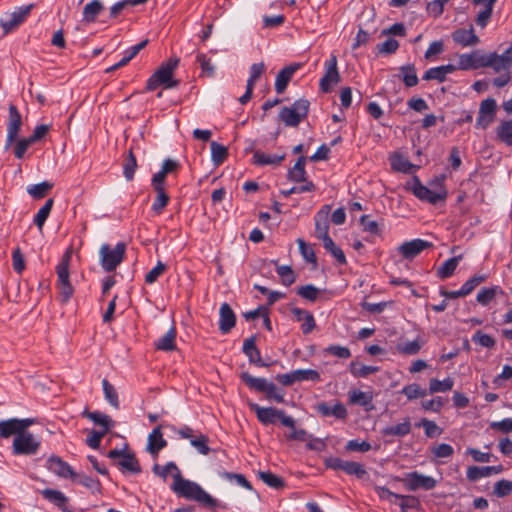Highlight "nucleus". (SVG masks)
Listing matches in <instances>:
<instances>
[{
  "label": "nucleus",
  "instance_id": "1",
  "mask_svg": "<svg viewBox=\"0 0 512 512\" xmlns=\"http://www.w3.org/2000/svg\"><path fill=\"white\" fill-rule=\"evenodd\" d=\"M172 490L178 495L188 500L197 501L207 508L214 510L221 507V504L217 499L213 498L199 484L184 479L180 471H177L174 475Z\"/></svg>",
  "mask_w": 512,
  "mask_h": 512
},
{
  "label": "nucleus",
  "instance_id": "2",
  "mask_svg": "<svg viewBox=\"0 0 512 512\" xmlns=\"http://www.w3.org/2000/svg\"><path fill=\"white\" fill-rule=\"evenodd\" d=\"M445 176L442 175L433 181L432 185H437V190H432L423 185L418 178L413 180L411 191L421 201H426L430 204L436 205L439 202H444L448 197V191L443 185Z\"/></svg>",
  "mask_w": 512,
  "mask_h": 512
},
{
  "label": "nucleus",
  "instance_id": "3",
  "mask_svg": "<svg viewBox=\"0 0 512 512\" xmlns=\"http://www.w3.org/2000/svg\"><path fill=\"white\" fill-rule=\"evenodd\" d=\"M178 64L179 59L176 57L169 58L165 63H162L155 73L148 79L146 86L147 90L153 91L161 85L166 89L176 87L179 82L173 79V73Z\"/></svg>",
  "mask_w": 512,
  "mask_h": 512
},
{
  "label": "nucleus",
  "instance_id": "4",
  "mask_svg": "<svg viewBox=\"0 0 512 512\" xmlns=\"http://www.w3.org/2000/svg\"><path fill=\"white\" fill-rule=\"evenodd\" d=\"M70 254L67 252L56 266L57 282L56 286L59 291V297L62 303L70 301L74 294V288L70 282L69 262Z\"/></svg>",
  "mask_w": 512,
  "mask_h": 512
},
{
  "label": "nucleus",
  "instance_id": "5",
  "mask_svg": "<svg viewBox=\"0 0 512 512\" xmlns=\"http://www.w3.org/2000/svg\"><path fill=\"white\" fill-rule=\"evenodd\" d=\"M249 407L256 413L258 420L264 425L274 424L276 420L279 419L282 425L288 428H294V424L296 423L294 418L286 415L283 410H278L273 407H261L256 403H250Z\"/></svg>",
  "mask_w": 512,
  "mask_h": 512
},
{
  "label": "nucleus",
  "instance_id": "6",
  "mask_svg": "<svg viewBox=\"0 0 512 512\" xmlns=\"http://www.w3.org/2000/svg\"><path fill=\"white\" fill-rule=\"evenodd\" d=\"M126 252V244L119 242L114 248L103 244L99 250L100 264L106 272L114 271L123 261Z\"/></svg>",
  "mask_w": 512,
  "mask_h": 512
},
{
  "label": "nucleus",
  "instance_id": "7",
  "mask_svg": "<svg viewBox=\"0 0 512 512\" xmlns=\"http://www.w3.org/2000/svg\"><path fill=\"white\" fill-rule=\"evenodd\" d=\"M308 111L309 101L298 99L290 107H283L279 112V118L286 126L296 127L307 116Z\"/></svg>",
  "mask_w": 512,
  "mask_h": 512
},
{
  "label": "nucleus",
  "instance_id": "8",
  "mask_svg": "<svg viewBox=\"0 0 512 512\" xmlns=\"http://www.w3.org/2000/svg\"><path fill=\"white\" fill-rule=\"evenodd\" d=\"M40 447V441L32 433H19L13 439L12 453L14 455H34Z\"/></svg>",
  "mask_w": 512,
  "mask_h": 512
},
{
  "label": "nucleus",
  "instance_id": "9",
  "mask_svg": "<svg viewBox=\"0 0 512 512\" xmlns=\"http://www.w3.org/2000/svg\"><path fill=\"white\" fill-rule=\"evenodd\" d=\"M324 67L325 73L320 79L319 86L322 92L328 93L332 90V87L341 80L336 55L331 54L330 58L325 62Z\"/></svg>",
  "mask_w": 512,
  "mask_h": 512
},
{
  "label": "nucleus",
  "instance_id": "10",
  "mask_svg": "<svg viewBox=\"0 0 512 512\" xmlns=\"http://www.w3.org/2000/svg\"><path fill=\"white\" fill-rule=\"evenodd\" d=\"M32 9V5L18 7L15 11L4 14L0 19V25L4 34H8L24 22Z\"/></svg>",
  "mask_w": 512,
  "mask_h": 512
},
{
  "label": "nucleus",
  "instance_id": "11",
  "mask_svg": "<svg viewBox=\"0 0 512 512\" xmlns=\"http://www.w3.org/2000/svg\"><path fill=\"white\" fill-rule=\"evenodd\" d=\"M403 482L408 491H416L418 489L432 490L437 485L436 479L431 476L423 475L419 472L408 473Z\"/></svg>",
  "mask_w": 512,
  "mask_h": 512
},
{
  "label": "nucleus",
  "instance_id": "12",
  "mask_svg": "<svg viewBox=\"0 0 512 512\" xmlns=\"http://www.w3.org/2000/svg\"><path fill=\"white\" fill-rule=\"evenodd\" d=\"M8 112L6 149H8L17 140L22 126L21 114L14 104L9 105Z\"/></svg>",
  "mask_w": 512,
  "mask_h": 512
},
{
  "label": "nucleus",
  "instance_id": "13",
  "mask_svg": "<svg viewBox=\"0 0 512 512\" xmlns=\"http://www.w3.org/2000/svg\"><path fill=\"white\" fill-rule=\"evenodd\" d=\"M512 66V46L507 48L503 54L495 52L485 54L484 67H491L496 72L507 71Z\"/></svg>",
  "mask_w": 512,
  "mask_h": 512
},
{
  "label": "nucleus",
  "instance_id": "14",
  "mask_svg": "<svg viewBox=\"0 0 512 512\" xmlns=\"http://www.w3.org/2000/svg\"><path fill=\"white\" fill-rule=\"evenodd\" d=\"M485 54L481 50H474L470 53L460 54L458 56L459 70H476L484 67Z\"/></svg>",
  "mask_w": 512,
  "mask_h": 512
},
{
  "label": "nucleus",
  "instance_id": "15",
  "mask_svg": "<svg viewBox=\"0 0 512 512\" xmlns=\"http://www.w3.org/2000/svg\"><path fill=\"white\" fill-rule=\"evenodd\" d=\"M432 243L423 239H413L407 242L402 243L398 247V252L405 259H413L418 256L425 249L432 247Z\"/></svg>",
  "mask_w": 512,
  "mask_h": 512
},
{
  "label": "nucleus",
  "instance_id": "16",
  "mask_svg": "<svg viewBox=\"0 0 512 512\" xmlns=\"http://www.w3.org/2000/svg\"><path fill=\"white\" fill-rule=\"evenodd\" d=\"M331 207L330 205H324L316 214L314 217L315 221V234L318 239L322 240V242L325 241V239L331 238L328 234L329 230V213H330Z\"/></svg>",
  "mask_w": 512,
  "mask_h": 512
},
{
  "label": "nucleus",
  "instance_id": "17",
  "mask_svg": "<svg viewBox=\"0 0 512 512\" xmlns=\"http://www.w3.org/2000/svg\"><path fill=\"white\" fill-rule=\"evenodd\" d=\"M496 107L497 104L494 99L488 98L483 100L480 104L476 125L483 129L488 127L494 119Z\"/></svg>",
  "mask_w": 512,
  "mask_h": 512
},
{
  "label": "nucleus",
  "instance_id": "18",
  "mask_svg": "<svg viewBox=\"0 0 512 512\" xmlns=\"http://www.w3.org/2000/svg\"><path fill=\"white\" fill-rule=\"evenodd\" d=\"M47 468L57 476L61 478H74L76 473L73 468L65 461H63L60 457L51 456L47 460Z\"/></svg>",
  "mask_w": 512,
  "mask_h": 512
},
{
  "label": "nucleus",
  "instance_id": "19",
  "mask_svg": "<svg viewBox=\"0 0 512 512\" xmlns=\"http://www.w3.org/2000/svg\"><path fill=\"white\" fill-rule=\"evenodd\" d=\"M302 67L301 63H293L282 70L276 76L275 90L278 94H281L287 88L288 83L292 79L293 75Z\"/></svg>",
  "mask_w": 512,
  "mask_h": 512
},
{
  "label": "nucleus",
  "instance_id": "20",
  "mask_svg": "<svg viewBox=\"0 0 512 512\" xmlns=\"http://www.w3.org/2000/svg\"><path fill=\"white\" fill-rule=\"evenodd\" d=\"M236 316L228 303H222L219 310V330L227 334L235 326Z\"/></svg>",
  "mask_w": 512,
  "mask_h": 512
},
{
  "label": "nucleus",
  "instance_id": "21",
  "mask_svg": "<svg viewBox=\"0 0 512 512\" xmlns=\"http://www.w3.org/2000/svg\"><path fill=\"white\" fill-rule=\"evenodd\" d=\"M291 313L297 322H301V331L303 334L307 335L315 329V319L310 311L293 307L291 308Z\"/></svg>",
  "mask_w": 512,
  "mask_h": 512
},
{
  "label": "nucleus",
  "instance_id": "22",
  "mask_svg": "<svg viewBox=\"0 0 512 512\" xmlns=\"http://www.w3.org/2000/svg\"><path fill=\"white\" fill-rule=\"evenodd\" d=\"M316 411L324 417L333 416L336 419L343 420L347 417V409L341 402H336L333 406L327 402H320L315 406Z\"/></svg>",
  "mask_w": 512,
  "mask_h": 512
},
{
  "label": "nucleus",
  "instance_id": "23",
  "mask_svg": "<svg viewBox=\"0 0 512 512\" xmlns=\"http://www.w3.org/2000/svg\"><path fill=\"white\" fill-rule=\"evenodd\" d=\"M167 446V441L161 432V426L155 427L148 435L147 451L154 457L158 456L159 452Z\"/></svg>",
  "mask_w": 512,
  "mask_h": 512
},
{
  "label": "nucleus",
  "instance_id": "24",
  "mask_svg": "<svg viewBox=\"0 0 512 512\" xmlns=\"http://www.w3.org/2000/svg\"><path fill=\"white\" fill-rule=\"evenodd\" d=\"M453 41L463 47L473 46L479 43V37L474 29H457L452 34Z\"/></svg>",
  "mask_w": 512,
  "mask_h": 512
},
{
  "label": "nucleus",
  "instance_id": "25",
  "mask_svg": "<svg viewBox=\"0 0 512 512\" xmlns=\"http://www.w3.org/2000/svg\"><path fill=\"white\" fill-rule=\"evenodd\" d=\"M180 168V163L175 159L167 158L163 161L161 170L153 175L152 181L157 184H165L168 174L176 173Z\"/></svg>",
  "mask_w": 512,
  "mask_h": 512
},
{
  "label": "nucleus",
  "instance_id": "26",
  "mask_svg": "<svg viewBox=\"0 0 512 512\" xmlns=\"http://www.w3.org/2000/svg\"><path fill=\"white\" fill-rule=\"evenodd\" d=\"M243 352L249 358V361L260 367H266L268 364L261 359L259 349L256 347L253 337L247 338L243 344Z\"/></svg>",
  "mask_w": 512,
  "mask_h": 512
},
{
  "label": "nucleus",
  "instance_id": "27",
  "mask_svg": "<svg viewBox=\"0 0 512 512\" xmlns=\"http://www.w3.org/2000/svg\"><path fill=\"white\" fill-rule=\"evenodd\" d=\"M372 401L373 395L370 392H363L358 389L349 392V402L351 404L361 405L366 409V411L373 409Z\"/></svg>",
  "mask_w": 512,
  "mask_h": 512
},
{
  "label": "nucleus",
  "instance_id": "28",
  "mask_svg": "<svg viewBox=\"0 0 512 512\" xmlns=\"http://www.w3.org/2000/svg\"><path fill=\"white\" fill-rule=\"evenodd\" d=\"M411 432V421L406 417L401 423L397 425L387 426L381 430L383 436H397L404 437Z\"/></svg>",
  "mask_w": 512,
  "mask_h": 512
},
{
  "label": "nucleus",
  "instance_id": "29",
  "mask_svg": "<svg viewBox=\"0 0 512 512\" xmlns=\"http://www.w3.org/2000/svg\"><path fill=\"white\" fill-rule=\"evenodd\" d=\"M85 417L93 421L96 425L100 426L101 429L99 431L107 433L112 427H114V422L111 417L102 412L94 411V412H84Z\"/></svg>",
  "mask_w": 512,
  "mask_h": 512
},
{
  "label": "nucleus",
  "instance_id": "30",
  "mask_svg": "<svg viewBox=\"0 0 512 512\" xmlns=\"http://www.w3.org/2000/svg\"><path fill=\"white\" fill-rule=\"evenodd\" d=\"M41 494L46 500L55 504L63 512H71L70 510H68L66 508V503L68 502V498L61 491L54 490V489H44L41 491Z\"/></svg>",
  "mask_w": 512,
  "mask_h": 512
},
{
  "label": "nucleus",
  "instance_id": "31",
  "mask_svg": "<svg viewBox=\"0 0 512 512\" xmlns=\"http://www.w3.org/2000/svg\"><path fill=\"white\" fill-rule=\"evenodd\" d=\"M399 76L404 85L408 88L414 87L419 83L416 68L413 64H405L399 67Z\"/></svg>",
  "mask_w": 512,
  "mask_h": 512
},
{
  "label": "nucleus",
  "instance_id": "32",
  "mask_svg": "<svg viewBox=\"0 0 512 512\" xmlns=\"http://www.w3.org/2000/svg\"><path fill=\"white\" fill-rule=\"evenodd\" d=\"M103 10L104 5L100 0H92L84 6L82 20L86 23H93Z\"/></svg>",
  "mask_w": 512,
  "mask_h": 512
},
{
  "label": "nucleus",
  "instance_id": "33",
  "mask_svg": "<svg viewBox=\"0 0 512 512\" xmlns=\"http://www.w3.org/2000/svg\"><path fill=\"white\" fill-rule=\"evenodd\" d=\"M176 334L177 333L175 327H171L155 342L156 349L161 351H173L176 348Z\"/></svg>",
  "mask_w": 512,
  "mask_h": 512
},
{
  "label": "nucleus",
  "instance_id": "34",
  "mask_svg": "<svg viewBox=\"0 0 512 512\" xmlns=\"http://www.w3.org/2000/svg\"><path fill=\"white\" fill-rule=\"evenodd\" d=\"M153 189L157 193V197L152 204V210L160 214L169 202V196L165 193L164 184L151 182Z\"/></svg>",
  "mask_w": 512,
  "mask_h": 512
},
{
  "label": "nucleus",
  "instance_id": "35",
  "mask_svg": "<svg viewBox=\"0 0 512 512\" xmlns=\"http://www.w3.org/2000/svg\"><path fill=\"white\" fill-rule=\"evenodd\" d=\"M379 370L378 366H368L358 361H352L349 365L350 373L356 378H366L370 374L377 373Z\"/></svg>",
  "mask_w": 512,
  "mask_h": 512
},
{
  "label": "nucleus",
  "instance_id": "36",
  "mask_svg": "<svg viewBox=\"0 0 512 512\" xmlns=\"http://www.w3.org/2000/svg\"><path fill=\"white\" fill-rule=\"evenodd\" d=\"M285 158L284 154H268L260 151H256L253 154V161L256 165H277L281 163Z\"/></svg>",
  "mask_w": 512,
  "mask_h": 512
},
{
  "label": "nucleus",
  "instance_id": "37",
  "mask_svg": "<svg viewBox=\"0 0 512 512\" xmlns=\"http://www.w3.org/2000/svg\"><path fill=\"white\" fill-rule=\"evenodd\" d=\"M462 258V255H458L444 261L442 265L437 269V275L441 279H447L451 277Z\"/></svg>",
  "mask_w": 512,
  "mask_h": 512
},
{
  "label": "nucleus",
  "instance_id": "38",
  "mask_svg": "<svg viewBox=\"0 0 512 512\" xmlns=\"http://www.w3.org/2000/svg\"><path fill=\"white\" fill-rule=\"evenodd\" d=\"M241 380L252 390L264 392L269 381L265 378L254 377L248 372L241 374Z\"/></svg>",
  "mask_w": 512,
  "mask_h": 512
},
{
  "label": "nucleus",
  "instance_id": "39",
  "mask_svg": "<svg viewBox=\"0 0 512 512\" xmlns=\"http://www.w3.org/2000/svg\"><path fill=\"white\" fill-rule=\"evenodd\" d=\"M306 158L300 156L294 166L289 170V178L295 182H307L305 171Z\"/></svg>",
  "mask_w": 512,
  "mask_h": 512
},
{
  "label": "nucleus",
  "instance_id": "40",
  "mask_svg": "<svg viewBox=\"0 0 512 512\" xmlns=\"http://www.w3.org/2000/svg\"><path fill=\"white\" fill-rule=\"evenodd\" d=\"M503 290L499 286H493L489 288H482L476 296V300L479 304L486 306L488 305L498 294H503Z\"/></svg>",
  "mask_w": 512,
  "mask_h": 512
},
{
  "label": "nucleus",
  "instance_id": "41",
  "mask_svg": "<svg viewBox=\"0 0 512 512\" xmlns=\"http://www.w3.org/2000/svg\"><path fill=\"white\" fill-rule=\"evenodd\" d=\"M118 465L123 471H128L133 474H138L141 472V467L138 460L134 455L129 453L123 455V458L119 461Z\"/></svg>",
  "mask_w": 512,
  "mask_h": 512
},
{
  "label": "nucleus",
  "instance_id": "42",
  "mask_svg": "<svg viewBox=\"0 0 512 512\" xmlns=\"http://www.w3.org/2000/svg\"><path fill=\"white\" fill-rule=\"evenodd\" d=\"M276 266V272L281 279V283L284 286H290L295 282V274L291 266L288 265H278L277 261H272Z\"/></svg>",
  "mask_w": 512,
  "mask_h": 512
},
{
  "label": "nucleus",
  "instance_id": "43",
  "mask_svg": "<svg viewBox=\"0 0 512 512\" xmlns=\"http://www.w3.org/2000/svg\"><path fill=\"white\" fill-rule=\"evenodd\" d=\"M454 386V381L452 378L447 377L444 380H438L432 378L429 382V392L431 394L438 392H448Z\"/></svg>",
  "mask_w": 512,
  "mask_h": 512
},
{
  "label": "nucleus",
  "instance_id": "44",
  "mask_svg": "<svg viewBox=\"0 0 512 512\" xmlns=\"http://www.w3.org/2000/svg\"><path fill=\"white\" fill-rule=\"evenodd\" d=\"M498 139L508 146H512V120L503 121L496 130Z\"/></svg>",
  "mask_w": 512,
  "mask_h": 512
},
{
  "label": "nucleus",
  "instance_id": "45",
  "mask_svg": "<svg viewBox=\"0 0 512 512\" xmlns=\"http://www.w3.org/2000/svg\"><path fill=\"white\" fill-rule=\"evenodd\" d=\"M102 387L105 399L109 402V404L112 407L118 409L120 404L118 399V393L115 387L107 379L102 380Z\"/></svg>",
  "mask_w": 512,
  "mask_h": 512
},
{
  "label": "nucleus",
  "instance_id": "46",
  "mask_svg": "<svg viewBox=\"0 0 512 512\" xmlns=\"http://www.w3.org/2000/svg\"><path fill=\"white\" fill-rule=\"evenodd\" d=\"M211 148V159L215 165H220L227 158L228 151L227 148L215 141L210 143Z\"/></svg>",
  "mask_w": 512,
  "mask_h": 512
},
{
  "label": "nucleus",
  "instance_id": "47",
  "mask_svg": "<svg viewBox=\"0 0 512 512\" xmlns=\"http://www.w3.org/2000/svg\"><path fill=\"white\" fill-rule=\"evenodd\" d=\"M53 206V199H48L34 216V224L42 230Z\"/></svg>",
  "mask_w": 512,
  "mask_h": 512
},
{
  "label": "nucleus",
  "instance_id": "48",
  "mask_svg": "<svg viewBox=\"0 0 512 512\" xmlns=\"http://www.w3.org/2000/svg\"><path fill=\"white\" fill-rule=\"evenodd\" d=\"M323 246L326 251L329 252L337 260L339 264H345L347 262L343 250L334 243L332 238L325 239Z\"/></svg>",
  "mask_w": 512,
  "mask_h": 512
},
{
  "label": "nucleus",
  "instance_id": "49",
  "mask_svg": "<svg viewBox=\"0 0 512 512\" xmlns=\"http://www.w3.org/2000/svg\"><path fill=\"white\" fill-rule=\"evenodd\" d=\"M53 187V184L47 181L30 185L27 192L35 199L43 198Z\"/></svg>",
  "mask_w": 512,
  "mask_h": 512
},
{
  "label": "nucleus",
  "instance_id": "50",
  "mask_svg": "<svg viewBox=\"0 0 512 512\" xmlns=\"http://www.w3.org/2000/svg\"><path fill=\"white\" fill-rule=\"evenodd\" d=\"M137 168L136 157L132 150H129L123 164V174L127 181H131Z\"/></svg>",
  "mask_w": 512,
  "mask_h": 512
},
{
  "label": "nucleus",
  "instance_id": "51",
  "mask_svg": "<svg viewBox=\"0 0 512 512\" xmlns=\"http://www.w3.org/2000/svg\"><path fill=\"white\" fill-rule=\"evenodd\" d=\"M391 166L395 171L403 173H409L413 168L410 161L400 154H395L391 157Z\"/></svg>",
  "mask_w": 512,
  "mask_h": 512
},
{
  "label": "nucleus",
  "instance_id": "52",
  "mask_svg": "<svg viewBox=\"0 0 512 512\" xmlns=\"http://www.w3.org/2000/svg\"><path fill=\"white\" fill-rule=\"evenodd\" d=\"M422 348V342L419 339H415L410 342L399 343L396 346L397 351L403 355H416Z\"/></svg>",
  "mask_w": 512,
  "mask_h": 512
},
{
  "label": "nucleus",
  "instance_id": "53",
  "mask_svg": "<svg viewBox=\"0 0 512 512\" xmlns=\"http://www.w3.org/2000/svg\"><path fill=\"white\" fill-rule=\"evenodd\" d=\"M402 512H406L407 509H418L420 507V501L416 496L413 495H398L397 503Z\"/></svg>",
  "mask_w": 512,
  "mask_h": 512
},
{
  "label": "nucleus",
  "instance_id": "54",
  "mask_svg": "<svg viewBox=\"0 0 512 512\" xmlns=\"http://www.w3.org/2000/svg\"><path fill=\"white\" fill-rule=\"evenodd\" d=\"M466 476L469 481L475 482L481 478H486L491 476L489 466L478 467V466H470L467 468Z\"/></svg>",
  "mask_w": 512,
  "mask_h": 512
},
{
  "label": "nucleus",
  "instance_id": "55",
  "mask_svg": "<svg viewBox=\"0 0 512 512\" xmlns=\"http://www.w3.org/2000/svg\"><path fill=\"white\" fill-rule=\"evenodd\" d=\"M75 482L81 484L82 486L90 489L92 492H99L100 491V482L92 478L90 476H87L85 474H77L74 478H72Z\"/></svg>",
  "mask_w": 512,
  "mask_h": 512
},
{
  "label": "nucleus",
  "instance_id": "56",
  "mask_svg": "<svg viewBox=\"0 0 512 512\" xmlns=\"http://www.w3.org/2000/svg\"><path fill=\"white\" fill-rule=\"evenodd\" d=\"M496 0H487L484 8L478 13L476 23L478 26L484 28L488 24L489 19L491 18L493 7Z\"/></svg>",
  "mask_w": 512,
  "mask_h": 512
},
{
  "label": "nucleus",
  "instance_id": "57",
  "mask_svg": "<svg viewBox=\"0 0 512 512\" xmlns=\"http://www.w3.org/2000/svg\"><path fill=\"white\" fill-rule=\"evenodd\" d=\"M259 478L271 488L279 489L284 487V481L272 472L261 471L259 472Z\"/></svg>",
  "mask_w": 512,
  "mask_h": 512
},
{
  "label": "nucleus",
  "instance_id": "58",
  "mask_svg": "<svg viewBox=\"0 0 512 512\" xmlns=\"http://www.w3.org/2000/svg\"><path fill=\"white\" fill-rule=\"evenodd\" d=\"M19 434L16 422L13 419L5 420L0 422V438H9L11 436L16 437Z\"/></svg>",
  "mask_w": 512,
  "mask_h": 512
},
{
  "label": "nucleus",
  "instance_id": "59",
  "mask_svg": "<svg viewBox=\"0 0 512 512\" xmlns=\"http://www.w3.org/2000/svg\"><path fill=\"white\" fill-rule=\"evenodd\" d=\"M220 476L231 483H235L238 486H241L245 489L252 490L251 483L246 479L243 474L231 473V472H223Z\"/></svg>",
  "mask_w": 512,
  "mask_h": 512
},
{
  "label": "nucleus",
  "instance_id": "60",
  "mask_svg": "<svg viewBox=\"0 0 512 512\" xmlns=\"http://www.w3.org/2000/svg\"><path fill=\"white\" fill-rule=\"evenodd\" d=\"M401 393L404 394L408 400H414L426 396V390L422 389L418 384L413 383L406 385L402 388Z\"/></svg>",
  "mask_w": 512,
  "mask_h": 512
},
{
  "label": "nucleus",
  "instance_id": "61",
  "mask_svg": "<svg viewBox=\"0 0 512 512\" xmlns=\"http://www.w3.org/2000/svg\"><path fill=\"white\" fill-rule=\"evenodd\" d=\"M487 279V275H474L470 279H468L462 286L461 292L463 296L469 295L478 285L484 282Z\"/></svg>",
  "mask_w": 512,
  "mask_h": 512
},
{
  "label": "nucleus",
  "instance_id": "62",
  "mask_svg": "<svg viewBox=\"0 0 512 512\" xmlns=\"http://www.w3.org/2000/svg\"><path fill=\"white\" fill-rule=\"evenodd\" d=\"M512 493V481L501 479L494 484L493 494L497 497H506Z\"/></svg>",
  "mask_w": 512,
  "mask_h": 512
},
{
  "label": "nucleus",
  "instance_id": "63",
  "mask_svg": "<svg viewBox=\"0 0 512 512\" xmlns=\"http://www.w3.org/2000/svg\"><path fill=\"white\" fill-rule=\"evenodd\" d=\"M320 293V290L312 284L300 286L297 289V294L302 298L314 302Z\"/></svg>",
  "mask_w": 512,
  "mask_h": 512
},
{
  "label": "nucleus",
  "instance_id": "64",
  "mask_svg": "<svg viewBox=\"0 0 512 512\" xmlns=\"http://www.w3.org/2000/svg\"><path fill=\"white\" fill-rule=\"evenodd\" d=\"M264 393H266V397L269 399V400H274L276 401L277 403H282L284 402V395H285V392L284 390L278 388L274 383L272 382H268L267 386H266V389L264 391Z\"/></svg>",
  "mask_w": 512,
  "mask_h": 512
}]
</instances>
